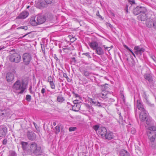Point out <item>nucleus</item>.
I'll list each match as a JSON object with an SVG mask.
<instances>
[{"instance_id": "1", "label": "nucleus", "mask_w": 156, "mask_h": 156, "mask_svg": "<svg viewBox=\"0 0 156 156\" xmlns=\"http://www.w3.org/2000/svg\"><path fill=\"white\" fill-rule=\"evenodd\" d=\"M147 136L150 141V145L152 148L156 149V126H152L148 128Z\"/></svg>"}, {"instance_id": "2", "label": "nucleus", "mask_w": 156, "mask_h": 156, "mask_svg": "<svg viewBox=\"0 0 156 156\" xmlns=\"http://www.w3.org/2000/svg\"><path fill=\"white\" fill-rule=\"evenodd\" d=\"M12 88L16 90L20 91L18 92V94H22L26 88V86L25 82L22 80L21 82L20 80H18L14 83L12 86Z\"/></svg>"}, {"instance_id": "3", "label": "nucleus", "mask_w": 156, "mask_h": 156, "mask_svg": "<svg viewBox=\"0 0 156 156\" xmlns=\"http://www.w3.org/2000/svg\"><path fill=\"white\" fill-rule=\"evenodd\" d=\"M33 153L36 155H43V152L41 147L37 146V144L35 142H33L30 146V152Z\"/></svg>"}, {"instance_id": "4", "label": "nucleus", "mask_w": 156, "mask_h": 156, "mask_svg": "<svg viewBox=\"0 0 156 156\" xmlns=\"http://www.w3.org/2000/svg\"><path fill=\"white\" fill-rule=\"evenodd\" d=\"M12 50L10 51V55L9 56V60L11 62L15 63H19L21 59L20 55L17 53H12Z\"/></svg>"}, {"instance_id": "5", "label": "nucleus", "mask_w": 156, "mask_h": 156, "mask_svg": "<svg viewBox=\"0 0 156 156\" xmlns=\"http://www.w3.org/2000/svg\"><path fill=\"white\" fill-rule=\"evenodd\" d=\"M140 120L142 122H145L147 125L150 124V120L149 118L148 114L146 111H142L139 115Z\"/></svg>"}, {"instance_id": "6", "label": "nucleus", "mask_w": 156, "mask_h": 156, "mask_svg": "<svg viewBox=\"0 0 156 156\" xmlns=\"http://www.w3.org/2000/svg\"><path fill=\"white\" fill-rule=\"evenodd\" d=\"M22 58L24 64L28 65L32 59V55L29 53H25L23 54Z\"/></svg>"}, {"instance_id": "7", "label": "nucleus", "mask_w": 156, "mask_h": 156, "mask_svg": "<svg viewBox=\"0 0 156 156\" xmlns=\"http://www.w3.org/2000/svg\"><path fill=\"white\" fill-rule=\"evenodd\" d=\"M144 77L147 83H148L150 84L153 85L154 83V76L151 73L149 72L145 73Z\"/></svg>"}, {"instance_id": "8", "label": "nucleus", "mask_w": 156, "mask_h": 156, "mask_svg": "<svg viewBox=\"0 0 156 156\" xmlns=\"http://www.w3.org/2000/svg\"><path fill=\"white\" fill-rule=\"evenodd\" d=\"M147 9L145 7L139 6L134 8L133 10V13L135 15L140 14L142 12H147Z\"/></svg>"}, {"instance_id": "9", "label": "nucleus", "mask_w": 156, "mask_h": 156, "mask_svg": "<svg viewBox=\"0 0 156 156\" xmlns=\"http://www.w3.org/2000/svg\"><path fill=\"white\" fill-rule=\"evenodd\" d=\"M54 0H41L37 4L39 7H44L46 4H51L54 2Z\"/></svg>"}, {"instance_id": "10", "label": "nucleus", "mask_w": 156, "mask_h": 156, "mask_svg": "<svg viewBox=\"0 0 156 156\" xmlns=\"http://www.w3.org/2000/svg\"><path fill=\"white\" fill-rule=\"evenodd\" d=\"M36 19L39 24H42L46 21L44 15L40 14L36 16Z\"/></svg>"}, {"instance_id": "11", "label": "nucleus", "mask_w": 156, "mask_h": 156, "mask_svg": "<svg viewBox=\"0 0 156 156\" xmlns=\"http://www.w3.org/2000/svg\"><path fill=\"white\" fill-rule=\"evenodd\" d=\"M27 136L28 139L31 141L35 140L36 138V134L32 131H28L27 132Z\"/></svg>"}, {"instance_id": "12", "label": "nucleus", "mask_w": 156, "mask_h": 156, "mask_svg": "<svg viewBox=\"0 0 156 156\" xmlns=\"http://www.w3.org/2000/svg\"><path fill=\"white\" fill-rule=\"evenodd\" d=\"M14 79V75L11 72H8L6 75L5 79L8 83L12 82Z\"/></svg>"}, {"instance_id": "13", "label": "nucleus", "mask_w": 156, "mask_h": 156, "mask_svg": "<svg viewBox=\"0 0 156 156\" xmlns=\"http://www.w3.org/2000/svg\"><path fill=\"white\" fill-rule=\"evenodd\" d=\"M7 132V128L4 126H0V137H4Z\"/></svg>"}, {"instance_id": "14", "label": "nucleus", "mask_w": 156, "mask_h": 156, "mask_svg": "<svg viewBox=\"0 0 156 156\" xmlns=\"http://www.w3.org/2000/svg\"><path fill=\"white\" fill-rule=\"evenodd\" d=\"M107 132V129L105 127H101L99 129L98 133L102 137H104L106 135Z\"/></svg>"}, {"instance_id": "15", "label": "nucleus", "mask_w": 156, "mask_h": 156, "mask_svg": "<svg viewBox=\"0 0 156 156\" xmlns=\"http://www.w3.org/2000/svg\"><path fill=\"white\" fill-rule=\"evenodd\" d=\"M146 12H142L138 16V19L141 21H145L147 18Z\"/></svg>"}, {"instance_id": "16", "label": "nucleus", "mask_w": 156, "mask_h": 156, "mask_svg": "<svg viewBox=\"0 0 156 156\" xmlns=\"http://www.w3.org/2000/svg\"><path fill=\"white\" fill-rule=\"evenodd\" d=\"M88 44L90 48L93 50H95L98 47V43L96 41H93L89 42Z\"/></svg>"}, {"instance_id": "17", "label": "nucleus", "mask_w": 156, "mask_h": 156, "mask_svg": "<svg viewBox=\"0 0 156 156\" xmlns=\"http://www.w3.org/2000/svg\"><path fill=\"white\" fill-rule=\"evenodd\" d=\"M29 15L28 12L24 11L22 12L17 17L19 19H22L26 18Z\"/></svg>"}, {"instance_id": "18", "label": "nucleus", "mask_w": 156, "mask_h": 156, "mask_svg": "<svg viewBox=\"0 0 156 156\" xmlns=\"http://www.w3.org/2000/svg\"><path fill=\"white\" fill-rule=\"evenodd\" d=\"M20 144L22 145V147L23 149L25 151H27L28 147V144L27 142L22 141Z\"/></svg>"}, {"instance_id": "19", "label": "nucleus", "mask_w": 156, "mask_h": 156, "mask_svg": "<svg viewBox=\"0 0 156 156\" xmlns=\"http://www.w3.org/2000/svg\"><path fill=\"white\" fill-rule=\"evenodd\" d=\"M104 137H105L106 139L109 140H111L113 138V133L110 131L107 132L106 135Z\"/></svg>"}, {"instance_id": "20", "label": "nucleus", "mask_w": 156, "mask_h": 156, "mask_svg": "<svg viewBox=\"0 0 156 156\" xmlns=\"http://www.w3.org/2000/svg\"><path fill=\"white\" fill-rule=\"evenodd\" d=\"M30 22L31 24L33 26H36L39 24L36 19V16L34 17H33L31 18Z\"/></svg>"}, {"instance_id": "21", "label": "nucleus", "mask_w": 156, "mask_h": 156, "mask_svg": "<svg viewBox=\"0 0 156 156\" xmlns=\"http://www.w3.org/2000/svg\"><path fill=\"white\" fill-rule=\"evenodd\" d=\"M137 108L139 110L142 111H145L146 110L144 108L142 104L140 103V100H137Z\"/></svg>"}, {"instance_id": "22", "label": "nucleus", "mask_w": 156, "mask_h": 156, "mask_svg": "<svg viewBox=\"0 0 156 156\" xmlns=\"http://www.w3.org/2000/svg\"><path fill=\"white\" fill-rule=\"evenodd\" d=\"M95 50L96 53L98 55H102L104 53V51L100 46H98Z\"/></svg>"}, {"instance_id": "23", "label": "nucleus", "mask_w": 156, "mask_h": 156, "mask_svg": "<svg viewBox=\"0 0 156 156\" xmlns=\"http://www.w3.org/2000/svg\"><path fill=\"white\" fill-rule=\"evenodd\" d=\"M119 155L120 156H129V153L126 150L122 149L119 151Z\"/></svg>"}, {"instance_id": "24", "label": "nucleus", "mask_w": 156, "mask_h": 156, "mask_svg": "<svg viewBox=\"0 0 156 156\" xmlns=\"http://www.w3.org/2000/svg\"><path fill=\"white\" fill-rule=\"evenodd\" d=\"M81 105L80 103H77L72 108V110L75 112H78L80 110Z\"/></svg>"}, {"instance_id": "25", "label": "nucleus", "mask_w": 156, "mask_h": 156, "mask_svg": "<svg viewBox=\"0 0 156 156\" xmlns=\"http://www.w3.org/2000/svg\"><path fill=\"white\" fill-rule=\"evenodd\" d=\"M44 18L46 20V21H50L53 18V16L50 13H47L44 15Z\"/></svg>"}, {"instance_id": "26", "label": "nucleus", "mask_w": 156, "mask_h": 156, "mask_svg": "<svg viewBox=\"0 0 156 156\" xmlns=\"http://www.w3.org/2000/svg\"><path fill=\"white\" fill-rule=\"evenodd\" d=\"M90 102L94 104L95 106L99 107H102L101 105V103L99 102L96 101L95 100L91 98H90Z\"/></svg>"}, {"instance_id": "27", "label": "nucleus", "mask_w": 156, "mask_h": 156, "mask_svg": "<svg viewBox=\"0 0 156 156\" xmlns=\"http://www.w3.org/2000/svg\"><path fill=\"white\" fill-rule=\"evenodd\" d=\"M8 113L6 112L5 110H0V115L5 117L6 116H8Z\"/></svg>"}, {"instance_id": "28", "label": "nucleus", "mask_w": 156, "mask_h": 156, "mask_svg": "<svg viewBox=\"0 0 156 156\" xmlns=\"http://www.w3.org/2000/svg\"><path fill=\"white\" fill-rule=\"evenodd\" d=\"M57 101L58 102L62 103L65 100V99L62 95H59L57 97Z\"/></svg>"}, {"instance_id": "29", "label": "nucleus", "mask_w": 156, "mask_h": 156, "mask_svg": "<svg viewBox=\"0 0 156 156\" xmlns=\"http://www.w3.org/2000/svg\"><path fill=\"white\" fill-rule=\"evenodd\" d=\"M108 85L107 83L103 84L101 87V90L102 92L105 91L108 88Z\"/></svg>"}, {"instance_id": "30", "label": "nucleus", "mask_w": 156, "mask_h": 156, "mask_svg": "<svg viewBox=\"0 0 156 156\" xmlns=\"http://www.w3.org/2000/svg\"><path fill=\"white\" fill-rule=\"evenodd\" d=\"M83 72V75L87 77H88L91 74V73H89L88 71H85V70H84Z\"/></svg>"}, {"instance_id": "31", "label": "nucleus", "mask_w": 156, "mask_h": 156, "mask_svg": "<svg viewBox=\"0 0 156 156\" xmlns=\"http://www.w3.org/2000/svg\"><path fill=\"white\" fill-rule=\"evenodd\" d=\"M46 91H47L46 90V89L45 88H42V89L41 90V94H42L43 96H44L46 95Z\"/></svg>"}, {"instance_id": "32", "label": "nucleus", "mask_w": 156, "mask_h": 156, "mask_svg": "<svg viewBox=\"0 0 156 156\" xmlns=\"http://www.w3.org/2000/svg\"><path fill=\"white\" fill-rule=\"evenodd\" d=\"M98 96L102 98H106V94H105L103 93H101L98 94Z\"/></svg>"}, {"instance_id": "33", "label": "nucleus", "mask_w": 156, "mask_h": 156, "mask_svg": "<svg viewBox=\"0 0 156 156\" xmlns=\"http://www.w3.org/2000/svg\"><path fill=\"white\" fill-rule=\"evenodd\" d=\"M77 128L76 127H71L69 128V132L74 131L76 130Z\"/></svg>"}, {"instance_id": "34", "label": "nucleus", "mask_w": 156, "mask_h": 156, "mask_svg": "<svg viewBox=\"0 0 156 156\" xmlns=\"http://www.w3.org/2000/svg\"><path fill=\"white\" fill-rule=\"evenodd\" d=\"M26 99L27 101H30L31 99V96L29 94L27 95L26 96Z\"/></svg>"}, {"instance_id": "35", "label": "nucleus", "mask_w": 156, "mask_h": 156, "mask_svg": "<svg viewBox=\"0 0 156 156\" xmlns=\"http://www.w3.org/2000/svg\"><path fill=\"white\" fill-rule=\"evenodd\" d=\"M23 29L24 30H27L28 29V27L27 26H23L17 28V29L19 30V29Z\"/></svg>"}, {"instance_id": "36", "label": "nucleus", "mask_w": 156, "mask_h": 156, "mask_svg": "<svg viewBox=\"0 0 156 156\" xmlns=\"http://www.w3.org/2000/svg\"><path fill=\"white\" fill-rule=\"evenodd\" d=\"M129 64L131 66H134L135 64V61L133 59H132L131 61H130V62H129Z\"/></svg>"}, {"instance_id": "37", "label": "nucleus", "mask_w": 156, "mask_h": 156, "mask_svg": "<svg viewBox=\"0 0 156 156\" xmlns=\"http://www.w3.org/2000/svg\"><path fill=\"white\" fill-rule=\"evenodd\" d=\"M9 154L10 156H16V154L14 151H9Z\"/></svg>"}, {"instance_id": "38", "label": "nucleus", "mask_w": 156, "mask_h": 156, "mask_svg": "<svg viewBox=\"0 0 156 156\" xmlns=\"http://www.w3.org/2000/svg\"><path fill=\"white\" fill-rule=\"evenodd\" d=\"M99 126L98 125L94 126L93 127L94 129L96 131L98 129L99 130Z\"/></svg>"}, {"instance_id": "39", "label": "nucleus", "mask_w": 156, "mask_h": 156, "mask_svg": "<svg viewBox=\"0 0 156 156\" xmlns=\"http://www.w3.org/2000/svg\"><path fill=\"white\" fill-rule=\"evenodd\" d=\"M48 81L50 83L53 81V79L51 76H49L48 78Z\"/></svg>"}, {"instance_id": "40", "label": "nucleus", "mask_w": 156, "mask_h": 156, "mask_svg": "<svg viewBox=\"0 0 156 156\" xmlns=\"http://www.w3.org/2000/svg\"><path fill=\"white\" fill-rule=\"evenodd\" d=\"M51 88L52 89H55V86L53 82H52L50 83Z\"/></svg>"}, {"instance_id": "41", "label": "nucleus", "mask_w": 156, "mask_h": 156, "mask_svg": "<svg viewBox=\"0 0 156 156\" xmlns=\"http://www.w3.org/2000/svg\"><path fill=\"white\" fill-rule=\"evenodd\" d=\"M82 55H85L86 56L88 57L89 58H91V56L90 55V53L89 52L83 53Z\"/></svg>"}, {"instance_id": "42", "label": "nucleus", "mask_w": 156, "mask_h": 156, "mask_svg": "<svg viewBox=\"0 0 156 156\" xmlns=\"http://www.w3.org/2000/svg\"><path fill=\"white\" fill-rule=\"evenodd\" d=\"M128 1L131 5L136 3L134 0H128Z\"/></svg>"}, {"instance_id": "43", "label": "nucleus", "mask_w": 156, "mask_h": 156, "mask_svg": "<svg viewBox=\"0 0 156 156\" xmlns=\"http://www.w3.org/2000/svg\"><path fill=\"white\" fill-rule=\"evenodd\" d=\"M56 131V133H58L60 132V127L59 126H57L55 128Z\"/></svg>"}, {"instance_id": "44", "label": "nucleus", "mask_w": 156, "mask_h": 156, "mask_svg": "<svg viewBox=\"0 0 156 156\" xmlns=\"http://www.w3.org/2000/svg\"><path fill=\"white\" fill-rule=\"evenodd\" d=\"M140 52V55H141L142 53L144 52L145 51V49L144 48H140L139 50Z\"/></svg>"}, {"instance_id": "45", "label": "nucleus", "mask_w": 156, "mask_h": 156, "mask_svg": "<svg viewBox=\"0 0 156 156\" xmlns=\"http://www.w3.org/2000/svg\"><path fill=\"white\" fill-rule=\"evenodd\" d=\"M86 106L90 110V109H93V108H92L89 104H86Z\"/></svg>"}, {"instance_id": "46", "label": "nucleus", "mask_w": 156, "mask_h": 156, "mask_svg": "<svg viewBox=\"0 0 156 156\" xmlns=\"http://www.w3.org/2000/svg\"><path fill=\"white\" fill-rule=\"evenodd\" d=\"M63 77L66 78L67 79V81L68 82H69V81L68 80V79H69V80H70V79L68 77L66 73H63Z\"/></svg>"}, {"instance_id": "47", "label": "nucleus", "mask_w": 156, "mask_h": 156, "mask_svg": "<svg viewBox=\"0 0 156 156\" xmlns=\"http://www.w3.org/2000/svg\"><path fill=\"white\" fill-rule=\"evenodd\" d=\"M96 15L97 16H98L100 18H101L102 20H103V18L101 15H100L99 11H97L96 13Z\"/></svg>"}, {"instance_id": "48", "label": "nucleus", "mask_w": 156, "mask_h": 156, "mask_svg": "<svg viewBox=\"0 0 156 156\" xmlns=\"http://www.w3.org/2000/svg\"><path fill=\"white\" fill-rule=\"evenodd\" d=\"M7 142V140L6 138L4 139L2 141V144L4 145H5Z\"/></svg>"}, {"instance_id": "49", "label": "nucleus", "mask_w": 156, "mask_h": 156, "mask_svg": "<svg viewBox=\"0 0 156 156\" xmlns=\"http://www.w3.org/2000/svg\"><path fill=\"white\" fill-rule=\"evenodd\" d=\"M134 53L136 55H140V52L139 50L138 51H134Z\"/></svg>"}, {"instance_id": "50", "label": "nucleus", "mask_w": 156, "mask_h": 156, "mask_svg": "<svg viewBox=\"0 0 156 156\" xmlns=\"http://www.w3.org/2000/svg\"><path fill=\"white\" fill-rule=\"evenodd\" d=\"M151 58L154 62H156V58L154 55L151 56Z\"/></svg>"}, {"instance_id": "51", "label": "nucleus", "mask_w": 156, "mask_h": 156, "mask_svg": "<svg viewBox=\"0 0 156 156\" xmlns=\"http://www.w3.org/2000/svg\"><path fill=\"white\" fill-rule=\"evenodd\" d=\"M140 49V48L139 46H136L134 48V49L136 51L139 50Z\"/></svg>"}, {"instance_id": "52", "label": "nucleus", "mask_w": 156, "mask_h": 156, "mask_svg": "<svg viewBox=\"0 0 156 156\" xmlns=\"http://www.w3.org/2000/svg\"><path fill=\"white\" fill-rule=\"evenodd\" d=\"M31 89H32V86H30L29 87V90L30 91V93L31 94H33L34 93V92H33L32 91Z\"/></svg>"}, {"instance_id": "53", "label": "nucleus", "mask_w": 156, "mask_h": 156, "mask_svg": "<svg viewBox=\"0 0 156 156\" xmlns=\"http://www.w3.org/2000/svg\"><path fill=\"white\" fill-rule=\"evenodd\" d=\"M124 47L126 49H127L129 51H130L131 50L130 49H129V48L127 46H126V45H124Z\"/></svg>"}, {"instance_id": "54", "label": "nucleus", "mask_w": 156, "mask_h": 156, "mask_svg": "<svg viewBox=\"0 0 156 156\" xmlns=\"http://www.w3.org/2000/svg\"><path fill=\"white\" fill-rule=\"evenodd\" d=\"M136 133V131L135 129H132V130L131 131V133L133 134H134Z\"/></svg>"}, {"instance_id": "55", "label": "nucleus", "mask_w": 156, "mask_h": 156, "mask_svg": "<svg viewBox=\"0 0 156 156\" xmlns=\"http://www.w3.org/2000/svg\"><path fill=\"white\" fill-rule=\"evenodd\" d=\"M128 5H126V7L125 8V10L126 11V13H128Z\"/></svg>"}, {"instance_id": "56", "label": "nucleus", "mask_w": 156, "mask_h": 156, "mask_svg": "<svg viewBox=\"0 0 156 156\" xmlns=\"http://www.w3.org/2000/svg\"><path fill=\"white\" fill-rule=\"evenodd\" d=\"M71 59L72 60V61L74 62V63H76V58L75 57H73L71 58Z\"/></svg>"}, {"instance_id": "57", "label": "nucleus", "mask_w": 156, "mask_h": 156, "mask_svg": "<svg viewBox=\"0 0 156 156\" xmlns=\"http://www.w3.org/2000/svg\"><path fill=\"white\" fill-rule=\"evenodd\" d=\"M153 26L154 28L156 29V21L153 23Z\"/></svg>"}, {"instance_id": "58", "label": "nucleus", "mask_w": 156, "mask_h": 156, "mask_svg": "<svg viewBox=\"0 0 156 156\" xmlns=\"http://www.w3.org/2000/svg\"><path fill=\"white\" fill-rule=\"evenodd\" d=\"M28 34V33H27L25 35H24L23 36V37H20L19 38H18V39H21L23 38V37H25L26 35H27Z\"/></svg>"}, {"instance_id": "59", "label": "nucleus", "mask_w": 156, "mask_h": 156, "mask_svg": "<svg viewBox=\"0 0 156 156\" xmlns=\"http://www.w3.org/2000/svg\"><path fill=\"white\" fill-rule=\"evenodd\" d=\"M146 102L147 103V104H148V105H151V104L150 103V102H149V101L146 98Z\"/></svg>"}, {"instance_id": "60", "label": "nucleus", "mask_w": 156, "mask_h": 156, "mask_svg": "<svg viewBox=\"0 0 156 156\" xmlns=\"http://www.w3.org/2000/svg\"><path fill=\"white\" fill-rule=\"evenodd\" d=\"M78 100H75L74 101H73V103H74L75 104V105H76V104L77 103H78Z\"/></svg>"}, {"instance_id": "61", "label": "nucleus", "mask_w": 156, "mask_h": 156, "mask_svg": "<svg viewBox=\"0 0 156 156\" xmlns=\"http://www.w3.org/2000/svg\"><path fill=\"white\" fill-rule=\"evenodd\" d=\"M119 117L120 118V119L122 120H123L122 117V116H121V113H120L119 114Z\"/></svg>"}, {"instance_id": "62", "label": "nucleus", "mask_w": 156, "mask_h": 156, "mask_svg": "<svg viewBox=\"0 0 156 156\" xmlns=\"http://www.w3.org/2000/svg\"><path fill=\"white\" fill-rule=\"evenodd\" d=\"M130 51L131 52V53H132V54L133 55V56L135 57V54L134 52H133V51H132L131 50Z\"/></svg>"}, {"instance_id": "63", "label": "nucleus", "mask_w": 156, "mask_h": 156, "mask_svg": "<svg viewBox=\"0 0 156 156\" xmlns=\"http://www.w3.org/2000/svg\"><path fill=\"white\" fill-rule=\"evenodd\" d=\"M76 40V38H74V37H73L70 39V40H72V42L75 41Z\"/></svg>"}, {"instance_id": "64", "label": "nucleus", "mask_w": 156, "mask_h": 156, "mask_svg": "<svg viewBox=\"0 0 156 156\" xmlns=\"http://www.w3.org/2000/svg\"><path fill=\"white\" fill-rule=\"evenodd\" d=\"M102 85H101L100 83H98L97 84V86L98 87H100V88L101 87V86H102Z\"/></svg>"}]
</instances>
